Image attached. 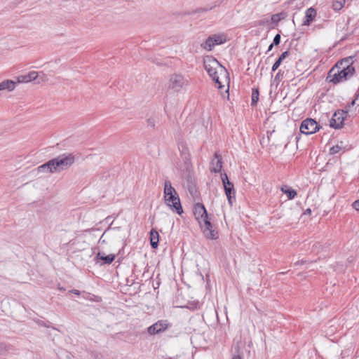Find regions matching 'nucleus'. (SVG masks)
<instances>
[{
	"label": "nucleus",
	"instance_id": "1",
	"mask_svg": "<svg viewBox=\"0 0 359 359\" xmlns=\"http://www.w3.org/2000/svg\"><path fill=\"white\" fill-rule=\"evenodd\" d=\"M203 65L208 75L218 84V88H222V85L220 79L222 77L226 78L228 74L226 69L216 59L211 57L204 60Z\"/></svg>",
	"mask_w": 359,
	"mask_h": 359
},
{
	"label": "nucleus",
	"instance_id": "2",
	"mask_svg": "<svg viewBox=\"0 0 359 359\" xmlns=\"http://www.w3.org/2000/svg\"><path fill=\"white\" fill-rule=\"evenodd\" d=\"M163 194L165 203L173 212H175L178 215H182L183 213V209L181 205L180 197L169 180L164 182Z\"/></svg>",
	"mask_w": 359,
	"mask_h": 359
},
{
	"label": "nucleus",
	"instance_id": "3",
	"mask_svg": "<svg viewBox=\"0 0 359 359\" xmlns=\"http://www.w3.org/2000/svg\"><path fill=\"white\" fill-rule=\"evenodd\" d=\"M354 72L355 68L346 70L344 67L339 69L338 67H333L328 73L327 79L330 80V82L338 83L350 78L353 75Z\"/></svg>",
	"mask_w": 359,
	"mask_h": 359
},
{
	"label": "nucleus",
	"instance_id": "4",
	"mask_svg": "<svg viewBox=\"0 0 359 359\" xmlns=\"http://www.w3.org/2000/svg\"><path fill=\"white\" fill-rule=\"evenodd\" d=\"M75 161L74 156L62 154L57 158L51 159L55 172H59L69 168Z\"/></svg>",
	"mask_w": 359,
	"mask_h": 359
},
{
	"label": "nucleus",
	"instance_id": "5",
	"mask_svg": "<svg viewBox=\"0 0 359 359\" xmlns=\"http://www.w3.org/2000/svg\"><path fill=\"white\" fill-rule=\"evenodd\" d=\"M199 225L207 238L216 239L217 238V231L213 228L210 222L208 215L205 217L202 218L198 222Z\"/></svg>",
	"mask_w": 359,
	"mask_h": 359
},
{
	"label": "nucleus",
	"instance_id": "6",
	"mask_svg": "<svg viewBox=\"0 0 359 359\" xmlns=\"http://www.w3.org/2000/svg\"><path fill=\"white\" fill-rule=\"evenodd\" d=\"M187 85V81L180 74L170 76L168 83L169 89L174 92L181 91Z\"/></svg>",
	"mask_w": 359,
	"mask_h": 359
},
{
	"label": "nucleus",
	"instance_id": "7",
	"mask_svg": "<svg viewBox=\"0 0 359 359\" xmlns=\"http://www.w3.org/2000/svg\"><path fill=\"white\" fill-rule=\"evenodd\" d=\"M221 178L229 203L232 205L233 203L235 201V190L233 184L229 180L228 176L226 173H222L221 175Z\"/></svg>",
	"mask_w": 359,
	"mask_h": 359
},
{
	"label": "nucleus",
	"instance_id": "8",
	"mask_svg": "<svg viewBox=\"0 0 359 359\" xmlns=\"http://www.w3.org/2000/svg\"><path fill=\"white\" fill-rule=\"evenodd\" d=\"M320 126L313 118L304 120L300 126V132L305 135H311L319 130Z\"/></svg>",
	"mask_w": 359,
	"mask_h": 359
},
{
	"label": "nucleus",
	"instance_id": "9",
	"mask_svg": "<svg viewBox=\"0 0 359 359\" xmlns=\"http://www.w3.org/2000/svg\"><path fill=\"white\" fill-rule=\"evenodd\" d=\"M348 111H337L334 112L330 121V127L339 129L343 126L344 119L347 115Z\"/></svg>",
	"mask_w": 359,
	"mask_h": 359
},
{
	"label": "nucleus",
	"instance_id": "10",
	"mask_svg": "<svg viewBox=\"0 0 359 359\" xmlns=\"http://www.w3.org/2000/svg\"><path fill=\"white\" fill-rule=\"evenodd\" d=\"M170 326V325L167 320H160L149 326L147 331L149 334H156L165 331Z\"/></svg>",
	"mask_w": 359,
	"mask_h": 359
},
{
	"label": "nucleus",
	"instance_id": "11",
	"mask_svg": "<svg viewBox=\"0 0 359 359\" xmlns=\"http://www.w3.org/2000/svg\"><path fill=\"white\" fill-rule=\"evenodd\" d=\"M194 214L196 220L198 222L202 218L205 217L208 212L205 206L202 203H198L194 206Z\"/></svg>",
	"mask_w": 359,
	"mask_h": 359
},
{
	"label": "nucleus",
	"instance_id": "12",
	"mask_svg": "<svg viewBox=\"0 0 359 359\" xmlns=\"http://www.w3.org/2000/svg\"><path fill=\"white\" fill-rule=\"evenodd\" d=\"M222 168V157L217 153L215 154V157L210 163V170L214 172H219Z\"/></svg>",
	"mask_w": 359,
	"mask_h": 359
},
{
	"label": "nucleus",
	"instance_id": "13",
	"mask_svg": "<svg viewBox=\"0 0 359 359\" xmlns=\"http://www.w3.org/2000/svg\"><path fill=\"white\" fill-rule=\"evenodd\" d=\"M39 76L37 72H30L27 74L21 75L18 77V83H28L36 79Z\"/></svg>",
	"mask_w": 359,
	"mask_h": 359
},
{
	"label": "nucleus",
	"instance_id": "14",
	"mask_svg": "<svg viewBox=\"0 0 359 359\" xmlns=\"http://www.w3.org/2000/svg\"><path fill=\"white\" fill-rule=\"evenodd\" d=\"M316 16V11L313 8H309L306 10L305 13V20L302 22V25L307 26L314 20Z\"/></svg>",
	"mask_w": 359,
	"mask_h": 359
},
{
	"label": "nucleus",
	"instance_id": "15",
	"mask_svg": "<svg viewBox=\"0 0 359 359\" xmlns=\"http://www.w3.org/2000/svg\"><path fill=\"white\" fill-rule=\"evenodd\" d=\"M16 82L12 80H5L0 83V91H13L15 88Z\"/></svg>",
	"mask_w": 359,
	"mask_h": 359
},
{
	"label": "nucleus",
	"instance_id": "16",
	"mask_svg": "<svg viewBox=\"0 0 359 359\" xmlns=\"http://www.w3.org/2000/svg\"><path fill=\"white\" fill-rule=\"evenodd\" d=\"M352 64H353V57H348L342 59L341 60L338 62L334 67H338L339 69L341 67H344V69H346V70L348 69L354 68L353 67Z\"/></svg>",
	"mask_w": 359,
	"mask_h": 359
},
{
	"label": "nucleus",
	"instance_id": "17",
	"mask_svg": "<svg viewBox=\"0 0 359 359\" xmlns=\"http://www.w3.org/2000/svg\"><path fill=\"white\" fill-rule=\"evenodd\" d=\"M53 165L54 164H53L51 160H50L48 162L43 163V165L39 166L37 168L38 172L45 173H53L55 172Z\"/></svg>",
	"mask_w": 359,
	"mask_h": 359
},
{
	"label": "nucleus",
	"instance_id": "18",
	"mask_svg": "<svg viewBox=\"0 0 359 359\" xmlns=\"http://www.w3.org/2000/svg\"><path fill=\"white\" fill-rule=\"evenodd\" d=\"M158 237H159V235H158V231H156L155 229H152L150 231V243H151V246L154 249L158 247Z\"/></svg>",
	"mask_w": 359,
	"mask_h": 359
},
{
	"label": "nucleus",
	"instance_id": "19",
	"mask_svg": "<svg viewBox=\"0 0 359 359\" xmlns=\"http://www.w3.org/2000/svg\"><path fill=\"white\" fill-rule=\"evenodd\" d=\"M96 258L97 259L103 261V263L102 264H109L114 260L115 255L113 254H110L108 255H104L99 252L96 255Z\"/></svg>",
	"mask_w": 359,
	"mask_h": 359
},
{
	"label": "nucleus",
	"instance_id": "20",
	"mask_svg": "<svg viewBox=\"0 0 359 359\" xmlns=\"http://www.w3.org/2000/svg\"><path fill=\"white\" fill-rule=\"evenodd\" d=\"M212 36L214 41V46L224 43L227 39L225 34H213Z\"/></svg>",
	"mask_w": 359,
	"mask_h": 359
},
{
	"label": "nucleus",
	"instance_id": "21",
	"mask_svg": "<svg viewBox=\"0 0 359 359\" xmlns=\"http://www.w3.org/2000/svg\"><path fill=\"white\" fill-rule=\"evenodd\" d=\"M201 47L208 50V51H210L212 50V48L215 47L214 46V41H213V39H212V36H210L205 41L204 43H201Z\"/></svg>",
	"mask_w": 359,
	"mask_h": 359
},
{
	"label": "nucleus",
	"instance_id": "22",
	"mask_svg": "<svg viewBox=\"0 0 359 359\" xmlns=\"http://www.w3.org/2000/svg\"><path fill=\"white\" fill-rule=\"evenodd\" d=\"M345 0H333L332 8L336 11H340L344 6Z\"/></svg>",
	"mask_w": 359,
	"mask_h": 359
},
{
	"label": "nucleus",
	"instance_id": "23",
	"mask_svg": "<svg viewBox=\"0 0 359 359\" xmlns=\"http://www.w3.org/2000/svg\"><path fill=\"white\" fill-rule=\"evenodd\" d=\"M259 100V90L257 88H253L252 93L251 105L255 106L257 104Z\"/></svg>",
	"mask_w": 359,
	"mask_h": 359
},
{
	"label": "nucleus",
	"instance_id": "24",
	"mask_svg": "<svg viewBox=\"0 0 359 359\" xmlns=\"http://www.w3.org/2000/svg\"><path fill=\"white\" fill-rule=\"evenodd\" d=\"M281 191L287 194L289 199H293L297 196L296 191L292 189H285L283 187H282Z\"/></svg>",
	"mask_w": 359,
	"mask_h": 359
},
{
	"label": "nucleus",
	"instance_id": "25",
	"mask_svg": "<svg viewBox=\"0 0 359 359\" xmlns=\"http://www.w3.org/2000/svg\"><path fill=\"white\" fill-rule=\"evenodd\" d=\"M342 149V147L339 144L332 147L330 149V154H335L339 153Z\"/></svg>",
	"mask_w": 359,
	"mask_h": 359
},
{
	"label": "nucleus",
	"instance_id": "26",
	"mask_svg": "<svg viewBox=\"0 0 359 359\" xmlns=\"http://www.w3.org/2000/svg\"><path fill=\"white\" fill-rule=\"evenodd\" d=\"M236 353L233 355L231 359H241V353L239 350V346H235Z\"/></svg>",
	"mask_w": 359,
	"mask_h": 359
},
{
	"label": "nucleus",
	"instance_id": "27",
	"mask_svg": "<svg viewBox=\"0 0 359 359\" xmlns=\"http://www.w3.org/2000/svg\"><path fill=\"white\" fill-rule=\"evenodd\" d=\"M280 35L279 34H277L274 38H273V44L277 46L280 43Z\"/></svg>",
	"mask_w": 359,
	"mask_h": 359
},
{
	"label": "nucleus",
	"instance_id": "28",
	"mask_svg": "<svg viewBox=\"0 0 359 359\" xmlns=\"http://www.w3.org/2000/svg\"><path fill=\"white\" fill-rule=\"evenodd\" d=\"M281 62H282L280 61V60H278H278L274 62V64L273 65L271 70H272L273 72H275V71H276V70L279 67V66L280 65Z\"/></svg>",
	"mask_w": 359,
	"mask_h": 359
},
{
	"label": "nucleus",
	"instance_id": "29",
	"mask_svg": "<svg viewBox=\"0 0 359 359\" xmlns=\"http://www.w3.org/2000/svg\"><path fill=\"white\" fill-rule=\"evenodd\" d=\"M289 55V51H285L283 52L280 57H278V60H280L282 62L283 60H285Z\"/></svg>",
	"mask_w": 359,
	"mask_h": 359
},
{
	"label": "nucleus",
	"instance_id": "30",
	"mask_svg": "<svg viewBox=\"0 0 359 359\" xmlns=\"http://www.w3.org/2000/svg\"><path fill=\"white\" fill-rule=\"evenodd\" d=\"M352 206L355 210L359 211V200L353 202Z\"/></svg>",
	"mask_w": 359,
	"mask_h": 359
},
{
	"label": "nucleus",
	"instance_id": "31",
	"mask_svg": "<svg viewBox=\"0 0 359 359\" xmlns=\"http://www.w3.org/2000/svg\"><path fill=\"white\" fill-rule=\"evenodd\" d=\"M69 292H72L73 294H74L76 295H79L80 294V291L78 290H71Z\"/></svg>",
	"mask_w": 359,
	"mask_h": 359
},
{
	"label": "nucleus",
	"instance_id": "32",
	"mask_svg": "<svg viewBox=\"0 0 359 359\" xmlns=\"http://www.w3.org/2000/svg\"><path fill=\"white\" fill-rule=\"evenodd\" d=\"M148 123H149V125H151L152 127H154V120L149 119V120H148Z\"/></svg>",
	"mask_w": 359,
	"mask_h": 359
},
{
	"label": "nucleus",
	"instance_id": "33",
	"mask_svg": "<svg viewBox=\"0 0 359 359\" xmlns=\"http://www.w3.org/2000/svg\"><path fill=\"white\" fill-rule=\"evenodd\" d=\"M357 100H353L349 104H348V107H351V106H353L355 104V101Z\"/></svg>",
	"mask_w": 359,
	"mask_h": 359
},
{
	"label": "nucleus",
	"instance_id": "34",
	"mask_svg": "<svg viewBox=\"0 0 359 359\" xmlns=\"http://www.w3.org/2000/svg\"><path fill=\"white\" fill-rule=\"evenodd\" d=\"M38 324H39V325H42V326H45V327H49L48 325H46L43 322H41V321H39V322L38 323Z\"/></svg>",
	"mask_w": 359,
	"mask_h": 359
},
{
	"label": "nucleus",
	"instance_id": "35",
	"mask_svg": "<svg viewBox=\"0 0 359 359\" xmlns=\"http://www.w3.org/2000/svg\"><path fill=\"white\" fill-rule=\"evenodd\" d=\"M280 70L277 73V74L275 77V79H278V78H280Z\"/></svg>",
	"mask_w": 359,
	"mask_h": 359
},
{
	"label": "nucleus",
	"instance_id": "36",
	"mask_svg": "<svg viewBox=\"0 0 359 359\" xmlns=\"http://www.w3.org/2000/svg\"><path fill=\"white\" fill-rule=\"evenodd\" d=\"M273 45H274V44L271 43V44L269 46L268 51L271 50V49H272V48H273Z\"/></svg>",
	"mask_w": 359,
	"mask_h": 359
},
{
	"label": "nucleus",
	"instance_id": "37",
	"mask_svg": "<svg viewBox=\"0 0 359 359\" xmlns=\"http://www.w3.org/2000/svg\"><path fill=\"white\" fill-rule=\"evenodd\" d=\"M303 263H304V262L303 260H302L301 262L298 261V262L294 263V265H297V264H303Z\"/></svg>",
	"mask_w": 359,
	"mask_h": 359
},
{
	"label": "nucleus",
	"instance_id": "38",
	"mask_svg": "<svg viewBox=\"0 0 359 359\" xmlns=\"http://www.w3.org/2000/svg\"><path fill=\"white\" fill-rule=\"evenodd\" d=\"M311 209H309H309H307V210H306V212H305V213H311Z\"/></svg>",
	"mask_w": 359,
	"mask_h": 359
},
{
	"label": "nucleus",
	"instance_id": "39",
	"mask_svg": "<svg viewBox=\"0 0 359 359\" xmlns=\"http://www.w3.org/2000/svg\"><path fill=\"white\" fill-rule=\"evenodd\" d=\"M355 100H358L359 101V91H358V93L356 95ZM358 105H359V103H358Z\"/></svg>",
	"mask_w": 359,
	"mask_h": 359
},
{
	"label": "nucleus",
	"instance_id": "40",
	"mask_svg": "<svg viewBox=\"0 0 359 359\" xmlns=\"http://www.w3.org/2000/svg\"><path fill=\"white\" fill-rule=\"evenodd\" d=\"M58 289H59L60 290H62V291H64V290H65V289H64L63 287H60V286L58 287Z\"/></svg>",
	"mask_w": 359,
	"mask_h": 359
},
{
	"label": "nucleus",
	"instance_id": "41",
	"mask_svg": "<svg viewBox=\"0 0 359 359\" xmlns=\"http://www.w3.org/2000/svg\"><path fill=\"white\" fill-rule=\"evenodd\" d=\"M41 73L42 74V75H43V77H46V75H45V74H43V72H41Z\"/></svg>",
	"mask_w": 359,
	"mask_h": 359
}]
</instances>
